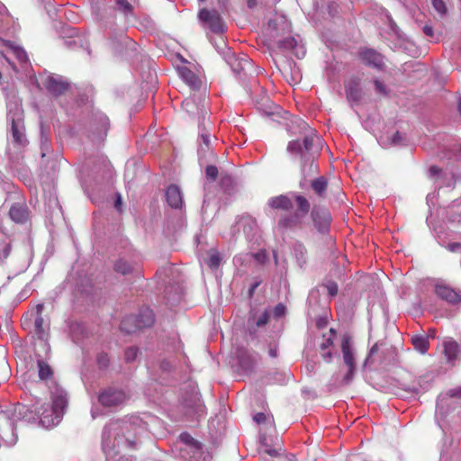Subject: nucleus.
Here are the masks:
<instances>
[{
  "mask_svg": "<svg viewBox=\"0 0 461 461\" xmlns=\"http://www.w3.org/2000/svg\"><path fill=\"white\" fill-rule=\"evenodd\" d=\"M219 175L218 167L214 165H208L205 167V176L208 181L214 182Z\"/></svg>",
  "mask_w": 461,
  "mask_h": 461,
  "instance_id": "44",
  "label": "nucleus"
},
{
  "mask_svg": "<svg viewBox=\"0 0 461 461\" xmlns=\"http://www.w3.org/2000/svg\"><path fill=\"white\" fill-rule=\"evenodd\" d=\"M107 428L108 422L104 425L102 433V447L104 451L119 447L125 442V439L123 438L122 432H118V436L111 433L109 434L110 437L107 438Z\"/></svg>",
  "mask_w": 461,
  "mask_h": 461,
  "instance_id": "22",
  "label": "nucleus"
},
{
  "mask_svg": "<svg viewBox=\"0 0 461 461\" xmlns=\"http://www.w3.org/2000/svg\"><path fill=\"white\" fill-rule=\"evenodd\" d=\"M315 137L313 135L305 136L303 140H294L288 142L287 152L292 156L299 157L303 162L302 171L304 172L306 163L310 161L308 153L312 149Z\"/></svg>",
  "mask_w": 461,
  "mask_h": 461,
  "instance_id": "10",
  "label": "nucleus"
},
{
  "mask_svg": "<svg viewBox=\"0 0 461 461\" xmlns=\"http://www.w3.org/2000/svg\"><path fill=\"white\" fill-rule=\"evenodd\" d=\"M447 249L451 252H456L461 249V242H451L447 245Z\"/></svg>",
  "mask_w": 461,
  "mask_h": 461,
  "instance_id": "64",
  "label": "nucleus"
},
{
  "mask_svg": "<svg viewBox=\"0 0 461 461\" xmlns=\"http://www.w3.org/2000/svg\"><path fill=\"white\" fill-rule=\"evenodd\" d=\"M166 201L173 209H181L184 202L180 187L177 185L171 184L166 190Z\"/></svg>",
  "mask_w": 461,
  "mask_h": 461,
  "instance_id": "21",
  "label": "nucleus"
},
{
  "mask_svg": "<svg viewBox=\"0 0 461 461\" xmlns=\"http://www.w3.org/2000/svg\"><path fill=\"white\" fill-rule=\"evenodd\" d=\"M134 318L138 320L137 326L139 327L140 330L152 327L155 322L154 312L149 308L140 309L139 313L134 315Z\"/></svg>",
  "mask_w": 461,
  "mask_h": 461,
  "instance_id": "26",
  "label": "nucleus"
},
{
  "mask_svg": "<svg viewBox=\"0 0 461 461\" xmlns=\"http://www.w3.org/2000/svg\"><path fill=\"white\" fill-rule=\"evenodd\" d=\"M109 128V118L103 113H94L89 122L87 137L93 143L100 144L106 138Z\"/></svg>",
  "mask_w": 461,
  "mask_h": 461,
  "instance_id": "5",
  "label": "nucleus"
},
{
  "mask_svg": "<svg viewBox=\"0 0 461 461\" xmlns=\"http://www.w3.org/2000/svg\"><path fill=\"white\" fill-rule=\"evenodd\" d=\"M277 26L278 24L276 21L270 20L268 22L269 36L271 38V45L269 46V49L276 48L281 52L293 51L297 58H300L298 51L299 44L294 37L289 36L284 39L276 40L279 36Z\"/></svg>",
  "mask_w": 461,
  "mask_h": 461,
  "instance_id": "6",
  "label": "nucleus"
},
{
  "mask_svg": "<svg viewBox=\"0 0 461 461\" xmlns=\"http://www.w3.org/2000/svg\"><path fill=\"white\" fill-rule=\"evenodd\" d=\"M158 365L159 370L166 374H170L176 369V365L167 358L158 359Z\"/></svg>",
  "mask_w": 461,
  "mask_h": 461,
  "instance_id": "39",
  "label": "nucleus"
},
{
  "mask_svg": "<svg viewBox=\"0 0 461 461\" xmlns=\"http://www.w3.org/2000/svg\"><path fill=\"white\" fill-rule=\"evenodd\" d=\"M183 410L185 415L192 420L205 413V405L203 403L198 392L194 390L185 391L183 398Z\"/></svg>",
  "mask_w": 461,
  "mask_h": 461,
  "instance_id": "9",
  "label": "nucleus"
},
{
  "mask_svg": "<svg viewBox=\"0 0 461 461\" xmlns=\"http://www.w3.org/2000/svg\"><path fill=\"white\" fill-rule=\"evenodd\" d=\"M422 32L428 37H431L432 38L434 36L433 27L431 25H429V24H425L422 27Z\"/></svg>",
  "mask_w": 461,
  "mask_h": 461,
  "instance_id": "63",
  "label": "nucleus"
},
{
  "mask_svg": "<svg viewBox=\"0 0 461 461\" xmlns=\"http://www.w3.org/2000/svg\"><path fill=\"white\" fill-rule=\"evenodd\" d=\"M432 6L440 14H447V7L444 0H431Z\"/></svg>",
  "mask_w": 461,
  "mask_h": 461,
  "instance_id": "50",
  "label": "nucleus"
},
{
  "mask_svg": "<svg viewBox=\"0 0 461 461\" xmlns=\"http://www.w3.org/2000/svg\"><path fill=\"white\" fill-rule=\"evenodd\" d=\"M53 411L59 415L62 414L68 405L67 393L60 388H56L51 392Z\"/></svg>",
  "mask_w": 461,
  "mask_h": 461,
  "instance_id": "25",
  "label": "nucleus"
},
{
  "mask_svg": "<svg viewBox=\"0 0 461 461\" xmlns=\"http://www.w3.org/2000/svg\"><path fill=\"white\" fill-rule=\"evenodd\" d=\"M75 31H76V29L71 28L70 29L71 34L69 36V39L64 41V43L68 48H74L77 46L82 47V39L81 38H77V39L74 38L73 33L75 32Z\"/></svg>",
  "mask_w": 461,
  "mask_h": 461,
  "instance_id": "45",
  "label": "nucleus"
},
{
  "mask_svg": "<svg viewBox=\"0 0 461 461\" xmlns=\"http://www.w3.org/2000/svg\"><path fill=\"white\" fill-rule=\"evenodd\" d=\"M375 91L382 95L387 96L390 90L389 88L379 79H374L373 80Z\"/></svg>",
  "mask_w": 461,
  "mask_h": 461,
  "instance_id": "46",
  "label": "nucleus"
},
{
  "mask_svg": "<svg viewBox=\"0 0 461 461\" xmlns=\"http://www.w3.org/2000/svg\"><path fill=\"white\" fill-rule=\"evenodd\" d=\"M200 138L202 139V141L207 149H210V133L206 132L205 130H203L201 134Z\"/></svg>",
  "mask_w": 461,
  "mask_h": 461,
  "instance_id": "58",
  "label": "nucleus"
},
{
  "mask_svg": "<svg viewBox=\"0 0 461 461\" xmlns=\"http://www.w3.org/2000/svg\"><path fill=\"white\" fill-rule=\"evenodd\" d=\"M11 249L12 246L10 243H5L4 245L3 249L0 251V261H4L9 257Z\"/></svg>",
  "mask_w": 461,
  "mask_h": 461,
  "instance_id": "54",
  "label": "nucleus"
},
{
  "mask_svg": "<svg viewBox=\"0 0 461 461\" xmlns=\"http://www.w3.org/2000/svg\"><path fill=\"white\" fill-rule=\"evenodd\" d=\"M177 72L180 77L194 90L201 87L202 81L198 76L187 67H177Z\"/></svg>",
  "mask_w": 461,
  "mask_h": 461,
  "instance_id": "24",
  "label": "nucleus"
},
{
  "mask_svg": "<svg viewBox=\"0 0 461 461\" xmlns=\"http://www.w3.org/2000/svg\"><path fill=\"white\" fill-rule=\"evenodd\" d=\"M127 399L123 389L116 386H106L100 389L97 394V401L104 408H117L122 405Z\"/></svg>",
  "mask_w": 461,
  "mask_h": 461,
  "instance_id": "8",
  "label": "nucleus"
},
{
  "mask_svg": "<svg viewBox=\"0 0 461 461\" xmlns=\"http://www.w3.org/2000/svg\"><path fill=\"white\" fill-rule=\"evenodd\" d=\"M237 359V372L240 375H250L256 366L255 358L249 353V351L243 348H240L236 351Z\"/></svg>",
  "mask_w": 461,
  "mask_h": 461,
  "instance_id": "17",
  "label": "nucleus"
},
{
  "mask_svg": "<svg viewBox=\"0 0 461 461\" xmlns=\"http://www.w3.org/2000/svg\"><path fill=\"white\" fill-rule=\"evenodd\" d=\"M219 185L224 194L229 195L234 194L236 183L234 178L230 174L222 172L221 174Z\"/></svg>",
  "mask_w": 461,
  "mask_h": 461,
  "instance_id": "30",
  "label": "nucleus"
},
{
  "mask_svg": "<svg viewBox=\"0 0 461 461\" xmlns=\"http://www.w3.org/2000/svg\"><path fill=\"white\" fill-rule=\"evenodd\" d=\"M311 187L319 197L323 198L327 194L328 179L323 176H319L311 182Z\"/></svg>",
  "mask_w": 461,
  "mask_h": 461,
  "instance_id": "31",
  "label": "nucleus"
},
{
  "mask_svg": "<svg viewBox=\"0 0 461 461\" xmlns=\"http://www.w3.org/2000/svg\"><path fill=\"white\" fill-rule=\"evenodd\" d=\"M178 438L179 441L185 446V448H181V452L189 451L192 447H196L195 446L201 443L200 441L194 438L188 432L181 433Z\"/></svg>",
  "mask_w": 461,
  "mask_h": 461,
  "instance_id": "37",
  "label": "nucleus"
},
{
  "mask_svg": "<svg viewBox=\"0 0 461 461\" xmlns=\"http://www.w3.org/2000/svg\"><path fill=\"white\" fill-rule=\"evenodd\" d=\"M380 350V365L384 366H395L399 363L398 351L396 347L390 345L387 346V343L384 340L376 341L369 349V352L364 360L362 365V368L367 369L371 368V366L375 364L374 356L376 355Z\"/></svg>",
  "mask_w": 461,
  "mask_h": 461,
  "instance_id": "3",
  "label": "nucleus"
},
{
  "mask_svg": "<svg viewBox=\"0 0 461 461\" xmlns=\"http://www.w3.org/2000/svg\"><path fill=\"white\" fill-rule=\"evenodd\" d=\"M260 284H261V280L258 279L253 284L250 285V287L248 292L249 297L250 299L253 298L255 291L260 285Z\"/></svg>",
  "mask_w": 461,
  "mask_h": 461,
  "instance_id": "59",
  "label": "nucleus"
},
{
  "mask_svg": "<svg viewBox=\"0 0 461 461\" xmlns=\"http://www.w3.org/2000/svg\"><path fill=\"white\" fill-rule=\"evenodd\" d=\"M225 59L232 71L240 77L246 75L253 68L252 60L243 53L236 55L234 52L228 50L225 53Z\"/></svg>",
  "mask_w": 461,
  "mask_h": 461,
  "instance_id": "13",
  "label": "nucleus"
},
{
  "mask_svg": "<svg viewBox=\"0 0 461 461\" xmlns=\"http://www.w3.org/2000/svg\"><path fill=\"white\" fill-rule=\"evenodd\" d=\"M266 420H267L266 414L263 412H258L253 417V420L258 424L264 423L266 421Z\"/></svg>",
  "mask_w": 461,
  "mask_h": 461,
  "instance_id": "62",
  "label": "nucleus"
},
{
  "mask_svg": "<svg viewBox=\"0 0 461 461\" xmlns=\"http://www.w3.org/2000/svg\"><path fill=\"white\" fill-rule=\"evenodd\" d=\"M113 269L118 275L129 277H140L142 276V270L140 264L133 260L120 257L113 265Z\"/></svg>",
  "mask_w": 461,
  "mask_h": 461,
  "instance_id": "14",
  "label": "nucleus"
},
{
  "mask_svg": "<svg viewBox=\"0 0 461 461\" xmlns=\"http://www.w3.org/2000/svg\"><path fill=\"white\" fill-rule=\"evenodd\" d=\"M339 9L340 6L338 2L334 0L329 1L327 5V11L331 17L337 16L339 14Z\"/></svg>",
  "mask_w": 461,
  "mask_h": 461,
  "instance_id": "49",
  "label": "nucleus"
},
{
  "mask_svg": "<svg viewBox=\"0 0 461 461\" xmlns=\"http://www.w3.org/2000/svg\"><path fill=\"white\" fill-rule=\"evenodd\" d=\"M177 270L173 264L159 267L154 278L157 280V289L163 294L165 303L170 307L176 306L182 300L183 287L176 281Z\"/></svg>",
  "mask_w": 461,
  "mask_h": 461,
  "instance_id": "2",
  "label": "nucleus"
},
{
  "mask_svg": "<svg viewBox=\"0 0 461 461\" xmlns=\"http://www.w3.org/2000/svg\"><path fill=\"white\" fill-rule=\"evenodd\" d=\"M39 377L41 380H48L53 376V370L50 366L42 358L37 360Z\"/></svg>",
  "mask_w": 461,
  "mask_h": 461,
  "instance_id": "36",
  "label": "nucleus"
},
{
  "mask_svg": "<svg viewBox=\"0 0 461 461\" xmlns=\"http://www.w3.org/2000/svg\"><path fill=\"white\" fill-rule=\"evenodd\" d=\"M435 294L449 304L455 305L461 303V292L456 291L447 285L437 284L435 285Z\"/></svg>",
  "mask_w": 461,
  "mask_h": 461,
  "instance_id": "19",
  "label": "nucleus"
},
{
  "mask_svg": "<svg viewBox=\"0 0 461 461\" xmlns=\"http://www.w3.org/2000/svg\"><path fill=\"white\" fill-rule=\"evenodd\" d=\"M41 158H43L50 149V142L47 137L41 135Z\"/></svg>",
  "mask_w": 461,
  "mask_h": 461,
  "instance_id": "53",
  "label": "nucleus"
},
{
  "mask_svg": "<svg viewBox=\"0 0 461 461\" xmlns=\"http://www.w3.org/2000/svg\"><path fill=\"white\" fill-rule=\"evenodd\" d=\"M96 364L100 370H105L110 365V358L107 353L101 352L96 357Z\"/></svg>",
  "mask_w": 461,
  "mask_h": 461,
  "instance_id": "41",
  "label": "nucleus"
},
{
  "mask_svg": "<svg viewBox=\"0 0 461 461\" xmlns=\"http://www.w3.org/2000/svg\"><path fill=\"white\" fill-rule=\"evenodd\" d=\"M11 122L14 144L19 147H25L29 141L26 138L23 120L20 116L15 117V114H14L11 116Z\"/></svg>",
  "mask_w": 461,
  "mask_h": 461,
  "instance_id": "18",
  "label": "nucleus"
},
{
  "mask_svg": "<svg viewBox=\"0 0 461 461\" xmlns=\"http://www.w3.org/2000/svg\"><path fill=\"white\" fill-rule=\"evenodd\" d=\"M117 9L122 12L125 15L133 13V6L128 0H114Z\"/></svg>",
  "mask_w": 461,
  "mask_h": 461,
  "instance_id": "40",
  "label": "nucleus"
},
{
  "mask_svg": "<svg viewBox=\"0 0 461 461\" xmlns=\"http://www.w3.org/2000/svg\"><path fill=\"white\" fill-rule=\"evenodd\" d=\"M293 201L296 204V210L293 213L283 214L277 221L276 229L281 235L289 231L302 230L304 225L305 217L310 213V218L316 230L326 235L330 232L332 221L330 211L321 205L314 204L311 207L310 201L302 194L291 193L272 197L268 201V206L274 210L289 212L293 206Z\"/></svg>",
  "mask_w": 461,
  "mask_h": 461,
  "instance_id": "1",
  "label": "nucleus"
},
{
  "mask_svg": "<svg viewBox=\"0 0 461 461\" xmlns=\"http://www.w3.org/2000/svg\"><path fill=\"white\" fill-rule=\"evenodd\" d=\"M287 309L283 303H277L273 310V316L275 319L283 318L286 315Z\"/></svg>",
  "mask_w": 461,
  "mask_h": 461,
  "instance_id": "48",
  "label": "nucleus"
},
{
  "mask_svg": "<svg viewBox=\"0 0 461 461\" xmlns=\"http://www.w3.org/2000/svg\"><path fill=\"white\" fill-rule=\"evenodd\" d=\"M346 99L350 106L360 105L362 104L365 93L361 86V79L358 77H351L344 84Z\"/></svg>",
  "mask_w": 461,
  "mask_h": 461,
  "instance_id": "15",
  "label": "nucleus"
},
{
  "mask_svg": "<svg viewBox=\"0 0 461 461\" xmlns=\"http://www.w3.org/2000/svg\"><path fill=\"white\" fill-rule=\"evenodd\" d=\"M138 353H139V348L137 347H130V348H126V350L124 352L125 361L127 363L133 362L136 359Z\"/></svg>",
  "mask_w": 461,
  "mask_h": 461,
  "instance_id": "47",
  "label": "nucleus"
},
{
  "mask_svg": "<svg viewBox=\"0 0 461 461\" xmlns=\"http://www.w3.org/2000/svg\"><path fill=\"white\" fill-rule=\"evenodd\" d=\"M207 254H208V257H207V258L204 259V263L212 270L218 269L222 261V258H221V254L215 249H209Z\"/></svg>",
  "mask_w": 461,
  "mask_h": 461,
  "instance_id": "33",
  "label": "nucleus"
},
{
  "mask_svg": "<svg viewBox=\"0 0 461 461\" xmlns=\"http://www.w3.org/2000/svg\"><path fill=\"white\" fill-rule=\"evenodd\" d=\"M76 104L78 106L86 105L90 102V97L86 93H79L75 99Z\"/></svg>",
  "mask_w": 461,
  "mask_h": 461,
  "instance_id": "51",
  "label": "nucleus"
},
{
  "mask_svg": "<svg viewBox=\"0 0 461 461\" xmlns=\"http://www.w3.org/2000/svg\"><path fill=\"white\" fill-rule=\"evenodd\" d=\"M192 447L185 453L189 455L190 461H212V455L209 451H204L203 445L202 443Z\"/></svg>",
  "mask_w": 461,
  "mask_h": 461,
  "instance_id": "27",
  "label": "nucleus"
},
{
  "mask_svg": "<svg viewBox=\"0 0 461 461\" xmlns=\"http://www.w3.org/2000/svg\"><path fill=\"white\" fill-rule=\"evenodd\" d=\"M253 258L259 264L263 265L267 259V254L265 249H261L252 254Z\"/></svg>",
  "mask_w": 461,
  "mask_h": 461,
  "instance_id": "52",
  "label": "nucleus"
},
{
  "mask_svg": "<svg viewBox=\"0 0 461 461\" xmlns=\"http://www.w3.org/2000/svg\"><path fill=\"white\" fill-rule=\"evenodd\" d=\"M430 382L429 380H425L423 377H420L413 384H408L405 383L401 384L402 389L416 394L421 392H427L430 388Z\"/></svg>",
  "mask_w": 461,
  "mask_h": 461,
  "instance_id": "29",
  "label": "nucleus"
},
{
  "mask_svg": "<svg viewBox=\"0 0 461 461\" xmlns=\"http://www.w3.org/2000/svg\"><path fill=\"white\" fill-rule=\"evenodd\" d=\"M411 344L416 350L424 354L429 347V341L427 335H414L411 339Z\"/></svg>",
  "mask_w": 461,
  "mask_h": 461,
  "instance_id": "34",
  "label": "nucleus"
},
{
  "mask_svg": "<svg viewBox=\"0 0 461 461\" xmlns=\"http://www.w3.org/2000/svg\"><path fill=\"white\" fill-rule=\"evenodd\" d=\"M12 221L16 223H25L29 219L30 211L24 203H14L8 212Z\"/></svg>",
  "mask_w": 461,
  "mask_h": 461,
  "instance_id": "23",
  "label": "nucleus"
},
{
  "mask_svg": "<svg viewBox=\"0 0 461 461\" xmlns=\"http://www.w3.org/2000/svg\"><path fill=\"white\" fill-rule=\"evenodd\" d=\"M47 92L54 97H59L68 92L71 83L61 76L49 75L43 82Z\"/></svg>",
  "mask_w": 461,
  "mask_h": 461,
  "instance_id": "16",
  "label": "nucleus"
},
{
  "mask_svg": "<svg viewBox=\"0 0 461 461\" xmlns=\"http://www.w3.org/2000/svg\"><path fill=\"white\" fill-rule=\"evenodd\" d=\"M137 430V426L127 420H111L108 422L106 437L109 438V434L111 433L118 436V432H122L125 439V442L122 446L136 448L138 445Z\"/></svg>",
  "mask_w": 461,
  "mask_h": 461,
  "instance_id": "4",
  "label": "nucleus"
},
{
  "mask_svg": "<svg viewBox=\"0 0 461 461\" xmlns=\"http://www.w3.org/2000/svg\"><path fill=\"white\" fill-rule=\"evenodd\" d=\"M258 108L263 113L267 115H272L275 113V109L277 107L268 99L267 96H262L261 101H257Z\"/></svg>",
  "mask_w": 461,
  "mask_h": 461,
  "instance_id": "38",
  "label": "nucleus"
},
{
  "mask_svg": "<svg viewBox=\"0 0 461 461\" xmlns=\"http://www.w3.org/2000/svg\"><path fill=\"white\" fill-rule=\"evenodd\" d=\"M446 395L448 396L449 398L461 399V386L448 390Z\"/></svg>",
  "mask_w": 461,
  "mask_h": 461,
  "instance_id": "55",
  "label": "nucleus"
},
{
  "mask_svg": "<svg viewBox=\"0 0 461 461\" xmlns=\"http://www.w3.org/2000/svg\"><path fill=\"white\" fill-rule=\"evenodd\" d=\"M341 351L343 354L344 364L348 367V372L342 378L341 384L343 385H348L353 381L357 370V363L352 347V337L348 334H344L342 337Z\"/></svg>",
  "mask_w": 461,
  "mask_h": 461,
  "instance_id": "7",
  "label": "nucleus"
},
{
  "mask_svg": "<svg viewBox=\"0 0 461 461\" xmlns=\"http://www.w3.org/2000/svg\"><path fill=\"white\" fill-rule=\"evenodd\" d=\"M14 52H15V55H16L17 59L20 61H24V60L27 59L26 52L22 48H16L14 50Z\"/></svg>",
  "mask_w": 461,
  "mask_h": 461,
  "instance_id": "60",
  "label": "nucleus"
},
{
  "mask_svg": "<svg viewBox=\"0 0 461 461\" xmlns=\"http://www.w3.org/2000/svg\"><path fill=\"white\" fill-rule=\"evenodd\" d=\"M358 58L366 66L375 68L378 71H384L386 68L384 56L376 50L363 47L358 50Z\"/></svg>",
  "mask_w": 461,
  "mask_h": 461,
  "instance_id": "12",
  "label": "nucleus"
},
{
  "mask_svg": "<svg viewBox=\"0 0 461 461\" xmlns=\"http://www.w3.org/2000/svg\"><path fill=\"white\" fill-rule=\"evenodd\" d=\"M198 19L203 27L215 34H221L225 32L224 21L215 9L202 8L198 13Z\"/></svg>",
  "mask_w": 461,
  "mask_h": 461,
  "instance_id": "11",
  "label": "nucleus"
},
{
  "mask_svg": "<svg viewBox=\"0 0 461 461\" xmlns=\"http://www.w3.org/2000/svg\"><path fill=\"white\" fill-rule=\"evenodd\" d=\"M138 320L134 318V315H129L124 317L120 324V330L125 334H132L140 330L137 326Z\"/></svg>",
  "mask_w": 461,
  "mask_h": 461,
  "instance_id": "32",
  "label": "nucleus"
},
{
  "mask_svg": "<svg viewBox=\"0 0 461 461\" xmlns=\"http://www.w3.org/2000/svg\"><path fill=\"white\" fill-rule=\"evenodd\" d=\"M294 252H295V256H296L297 261L299 263V266L301 267H303V266L306 263V260L303 257V251L302 248L295 249Z\"/></svg>",
  "mask_w": 461,
  "mask_h": 461,
  "instance_id": "57",
  "label": "nucleus"
},
{
  "mask_svg": "<svg viewBox=\"0 0 461 461\" xmlns=\"http://www.w3.org/2000/svg\"><path fill=\"white\" fill-rule=\"evenodd\" d=\"M69 331L72 340L74 342H79L87 337V329L83 322L71 321L69 323Z\"/></svg>",
  "mask_w": 461,
  "mask_h": 461,
  "instance_id": "28",
  "label": "nucleus"
},
{
  "mask_svg": "<svg viewBox=\"0 0 461 461\" xmlns=\"http://www.w3.org/2000/svg\"><path fill=\"white\" fill-rule=\"evenodd\" d=\"M269 318L270 315L267 310H266L258 319H256L255 313H249L248 319V333L251 339H257V329L265 326L268 322Z\"/></svg>",
  "mask_w": 461,
  "mask_h": 461,
  "instance_id": "20",
  "label": "nucleus"
},
{
  "mask_svg": "<svg viewBox=\"0 0 461 461\" xmlns=\"http://www.w3.org/2000/svg\"><path fill=\"white\" fill-rule=\"evenodd\" d=\"M328 318L325 317V316H320L316 319V321H315V325H316V328L321 330V329H324L327 327L328 325Z\"/></svg>",
  "mask_w": 461,
  "mask_h": 461,
  "instance_id": "56",
  "label": "nucleus"
},
{
  "mask_svg": "<svg viewBox=\"0 0 461 461\" xmlns=\"http://www.w3.org/2000/svg\"><path fill=\"white\" fill-rule=\"evenodd\" d=\"M34 331L38 339H42L45 334L43 329V318L42 316H36L34 320Z\"/></svg>",
  "mask_w": 461,
  "mask_h": 461,
  "instance_id": "43",
  "label": "nucleus"
},
{
  "mask_svg": "<svg viewBox=\"0 0 461 461\" xmlns=\"http://www.w3.org/2000/svg\"><path fill=\"white\" fill-rule=\"evenodd\" d=\"M402 140H403V136L400 131H396L392 138V143L393 145H400Z\"/></svg>",
  "mask_w": 461,
  "mask_h": 461,
  "instance_id": "61",
  "label": "nucleus"
},
{
  "mask_svg": "<svg viewBox=\"0 0 461 461\" xmlns=\"http://www.w3.org/2000/svg\"><path fill=\"white\" fill-rule=\"evenodd\" d=\"M322 285L324 287H326L327 291H328V294L330 297H335L338 295V292H339V287H338V285L335 281L331 280V279H328V280H325L323 283H322Z\"/></svg>",
  "mask_w": 461,
  "mask_h": 461,
  "instance_id": "42",
  "label": "nucleus"
},
{
  "mask_svg": "<svg viewBox=\"0 0 461 461\" xmlns=\"http://www.w3.org/2000/svg\"><path fill=\"white\" fill-rule=\"evenodd\" d=\"M458 343L456 340L444 342V353L448 362H454L458 357Z\"/></svg>",
  "mask_w": 461,
  "mask_h": 461,
  "instance_id": "35",
  "label": "nucleus"
}]
</instances>
